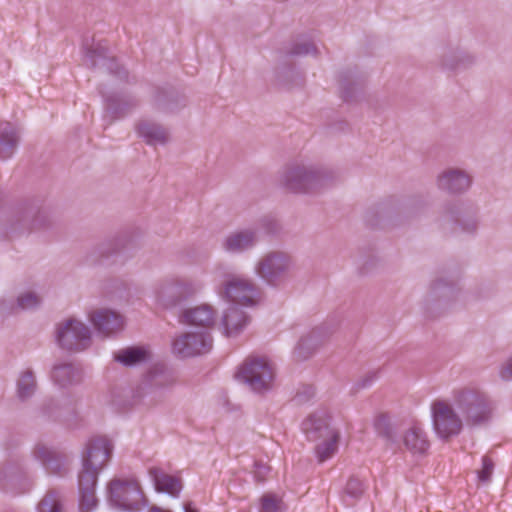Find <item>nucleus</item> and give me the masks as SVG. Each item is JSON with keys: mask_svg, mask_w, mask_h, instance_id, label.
<instances>
[{"mask_svg": "<svg viewBox=\"0 0 512 512\" xmlns=\"http://www.w3.org/2000/svg\"><path fill=\"white\" fill-rule=\"evenodd\" d=\"M476 56L462 48H446L440 56V66L444 70L459 72L476 64Z\"/></svg>", "mask_w": 512, "mask_h": 512, "instance_id": "19", "label": "nucleus"}, {"mask_svg": "<svg viewBox=\"0 0 512 512\" xmlns=\"http://www.w3.org/2000/svg\"><path fill=\"white\" fill-rule=\"evenodd\" d=\"M402 442L413 455H424L430 446L426 433L417 425L411 426L404 432Z\"/></svg>", "mask_w": 512, "mask_h": 512, "instance_id": "29", "label": "nucleus"}, {"mask_svg": "<svg viewBox=\"0 0 512 512\" xmlns=\"http://www.w3.org/2000/svg\"><path fill=\"white\" fill-rule=\"evenodd\" d=\"M280 508V500L274 495L267 494L261 499V512H277Z\"/></svg>", "mask_w": 512, "mask_h": 512, "instance_id": "43", "label": "nucleus"}, {"mask_svg": "<svg viewBox=\"0 0 512 512\" xmlns=\"http://www.w3.org/2000/svg\"><path fill=\"white\" fill-rule=\"evenodd\" d=\"M258 242L254 229H242L229 233L222 242L223 249L231 254H240L252 249Z\"/></svg>", "mask_w": 512, "mask_h": 512, "instance_id": "22", "label": "nucleus"}, {"mask_svg": "<svg viewBox=\"0 0 512 512\" xmlns=\"http://www.w3.org/2000/svg\"><path fill=\"white\" fill-rule=\"evenodd\" d=\"M112 247L111 243H104L100 245L97 250L101 257H108L110 255V248Z\"/></svg>", "mask_w": 512, "mask_h": 512, "instance_id": "50", "label": "nucleus"}, {"mask_svg": "<svg viewBox=\"0 0 512 512\" xmlns=\"http://www.w3.org/2000/svg\"><path fill=\"white\" fill-rule=\"evenodd\" d=\"M82 48L85 54L84 63L86 66L91 69H106L120 80L128 81V72L109 53L105 42L99 41L95 43L92 41L90 44L88 41H85Z\"/></svg>", "mask_w": 512, "mask_h": 512, "instance_id": "11", "label": "nucleus"}, {"mask_svg": "<svg viewBox=\"0 0 512 512\" xmlns=\"http://www.w3.org/2000/svg\"><path fill=\"white\" fill-rule=\"evenodd\" d=\"M36 389V381L31 371L24 372L17 383L18 397L25 401L30 398Z\"/></svg>", "mask_w": 512, "mask_h": 512, "instance_id": "38", "label": "nucleus"}, {"mask_svg": "<svg viewBox=\"0 0 512 512\" xmlns=\"http://www.w3.org/2000/svg\"><path fill=\"white\" fill-rule=\"evenodd\" d=\"M363 492L364 486L362 481L355 476H351L347 481L345 493L354 499H359Z\"/></svg>", "mask_w": 512, "mask_h": 512, "instance_id": "42", "label": "nucleus"}, {"mask_svg": "<svg viewBox=\"0 0 512 512\" xmlns=\"http://www.w3.org/2000/svg\"><path fill=\"white\" fill-rule=\"evenodd\" d=\"M20 133L17 127L10 122L0 123V159L11 158L19 144Z\"/></svg>", "mask_w": 512, "mask_h": 512, "instance_id": "28", "label": "nucleus"}, {"mask_svg": "<svg viewBox=\"0 0 512 512\" xmlns=\"http://www.w3.org/2000/svg\"><path fill=\"white\" fill-rule=\"evenodd\" d=\"M90 320L98 333L110 336L121 331L124 327L123 317L109 309H99L90 314Z\"/></svg>", "mask_w": 512, "mask_h": 512, "instance_id": "21", "label": "nucleus"}, {"mask_svg": "<svg viewBox=\"0 0 512 512\" xmlns=\"http://www.w3.org/2000/svg\"><path fill=\"white\" fill-rule=\"evenodd\" d=\"M260 225L268 234H275L279 230V225L274 219L264 218L261 220Z\"/></svg>", "mask_w": 512, "mask_h": 512, "instance_id": "47", "label": "nucleus"}, {"mask_svg": "<svg viewBox=\"0 0 512 512\" xmlns=\"http://www.w3.org/2000/svg\"><path fill=\"white\" fill-rule=\"evenodd\" d=\"M32 454L36 460L41 462L47 473L58 476H64L67 473V459L64 454L47 447L43 443H37Z\"/></svg>", "mask_w": 512, "mask_h": 512, "instance_id": "16", "label": "nucleus"}, {"mask_svg": "<svg viewBox=\"0 0 512 512\" xmlns=\"http://www.w3.org/2000/svg\"><path fill=\"white\" fill-rule=\"evenodd\" d=\"M113 451L112 442L106 437L92 438L82 457V468L78 474L80 512H91L98 505L95 490L100 471L106 466Z\"/></svg>", "mask_w": 512, "mask_h": 512, "instance_id": "1", "label": "nucleus"}, {"mask_svg": "<svg viewBox=\"0 0 512 512\" xmlns=\"http://www.w3.org/2000/svg\"><path fill=\"white\" fill-rule=\"evenodd\" d=\"M1 474H2L4 477H7V471H6V470L2 471V472H1Z\"/></svg>", "mask_w": 512, "mask_h": 512, "instance_id": "53", "label": "nucleus"}, {"mask_svg": "<svg viewBox=\"0 0 512 512\" xmlns=\"http://www.w3.org/2000/svg\"><path fill=\"white\" fill-rule=\"evenodd\" d=\"M431 412L434 430L440 438L448 439L462 431L464 420L449 403L434 401Z\"/></svg>", "mask_w": 512, "mask_h": 512, "instance_id": "12", "label": "nucleus"}, {"mask_svg": "<svg viewBox=\"0 0 512 512\" xmlns=\"http://www.w3.org/2000/svg\"><path fill=\"white\" fill-rule=\"evenodd\" d=\"M443 219L445 222L459 224L462 230L468 233L475 232L478 226L474 209L466 207L462 203L446 204L443 208Z\"/></svg>", "mask_w": 512, "mask_h": 512, "instance_id": "17", "label": "nucleus"}, {"mask_svg": "<svg viewBox=\"0 0 512 512\" xmlns=\"http://www.w3.org/2000/svg\"><path fill=\"white\" fill-rule=\"evenodd\" d=\"M150 474L154 480L157 491L168 493L174 497L179 496L182 485L178 478L168 475L157 468L151 469Z\"/></svg>", "mask_w": 512, "mask_h": 512, "instance_id": "33", "label": "nucleus"}, {"mask_svg": "<svg viewBox=\"0 0 512 512\" xmlns=\"http://www.w3.org/2000/svg\"><path fill=\"white\" fill-rule=\"evenodd\" d=\"M254 477L257 482H263L266 479L267 474L270 472L271 468L259 461L254 463Z\"/></svg>", "mask_w": 512, "mask_h": 512, "instance_id": "45", "label": "nucleus"}, {"mask_svg": "<svg viewBox=\"0 0 512 512\" xmlns=\"http://www.w3.org/2000/svg\"><path fill=\"white\" fill-rule=\"evenodd\" d=\"M471 184V175L465 170L458 168L447 169L437 178L439 189L451 194L463 193L469 189Z\"/></svg>", "mask_w": 512, "mask_h": 512, "instance_id": "18", "label": "nucleus"}, {"mask_svg": "<svg viewBox=\"0 0 512 512\" xmlns=\"http://www.w3.org/2000/svg\"><path fill=\"white\" fill-rule=\"evenodd\" d=\"M106 111L113 118H121L130 113L138 105V101L133 97H122L116 94L107 96Z\"/></svg>", "mask_w": 512, "mask_h": 512, "instance_id": "31", "label": "nucleus"}, {"mask_svg": "<svg viewBox=\"0 0 512 512\" xmlns=\"http://www.w3.org/2000/svg\"><path fill=\"white\" fill-rule=\"evenodd\" d=\"M317 53V47L313 42L308 40L296 41L287 52V54L291 56L316 55Z\"/></svg>", "mask_w": 512, "mask_h": 512, "instance_id": "40", "label": "nucleus"}, {"mask_svg": "<svg viewBox=\"0 0 512 512\" xmlns=\"http://www.w3.org/2000/svg\"><path fill=\"white\" fill-rule=\"evenodd\" d=\"M494 469L493 461L488 457L482 458V469L478 471V478L482 482H488Z\"/></svg>", "mask_w": 512, "mask_h": 512, "instance_id": "44", "label": "nucleus"}, {"mask_svg": "<svg viewBox=\"0 0 512 512\" xmlns=\"http://www.w3.org/2000/svg\"><path fill=\"white\" fill-rule=\"evenodd\" d=\"M51 377L55 384L66 388L78 384L82 380L81 369L72 363H62L55 365Z\"/></svg>", "mask_w": 512, "mask_h": 512, "instance_id": "30", "label": "nucleus"}, {"mask_svg": "<svg viewBox=\"0 0 512 512\" xmlns=\"http://www.w3.org/2000/svg\"><path fill=\"white\" fill-rule=\"evenodd\" d=\"M136 128L139 136L149 145H164L169 141L168 129L157 122L141 120Z\"/></svg>", "mask_w": 512, "mask_h": 512, "instance_id": "27", "label": "nucleus"}, {"mask_svg": "<svg viewBox=\"0 0 512 512\" xmlns=\"http://www.w3.org/2000/svg\"><path fill=\"white\" fill-rule=\"evenodd\" d=\"M51 226L49 213L33 205L0 209V237L14 239Z\"/></svg>", "mask_w": 512, "mask_h": 512, "instance_id": "2", "label": "nucleus"}, {"mask_svg": "<svg viewBox=\"0 0 512 512\" xmlns=\"http://www.w3.org/2000/svg\"><path fill=\"white\" fill-rule=\"evenodd\" d=\"M211 347L212 337L207 331L184 333L173 342V352L181 358L207 353Z\"/></svg>", "mask_w": 512, "mask_h": 512, "instance_id": "15", "label": "nucleus"}, {"mask_svg": "<svg viewBox=\"0 0 512 512\" xmlns=\"http://www.w3.org/2000/svg\"><path fill=\"white\" fill-rule=\"evenodd\" d=\"M55 334L58 345L71 352L84 351L92 343L89 327L76 318H68L60 322Z\"/></svg>", "mask_w": 512, "mask_h": 512, "instance_id": "10", "label": "nucleus"}, {"mask_svg": "<svg viewBox=\"0 0 512 512\" xmlns=\"http://www.w3.org/2000/svg\"><path fill=\"white\" fill-rule=\"evenodd\" d=\"M259 287L250 280L240 277L230 279L224 289L223 296L233 305L254 306L260 299Z\"/></svg>", "mask_w": 512, "mask_h": 512, "instance_id": "14", "label": "nucleus"}, {"mask_svg": "<svg viewBox=\"0 0 512 512\" xmlns=\"http://www.w3.org/2000/svg\"><path fill=\"white\" fill-rule=\"evenodd\" d=\"M41 299L33 292H25L17 298V308L27 310L40 305Z\"/></svg>", "mask_w": 512, "mask_h": 512, "instance_id": "41", "label": "nucleus"}, {"mask_svg": "<svg viewBox=\"0 0 512 512\" xmlns=\"http://www.w3.org/2000/svg\"><path fill=\"white\" fill-rule=\"evenodd\" d=\"M39 512H63L62 496L56 489L47 491L38 504Z\"/></svg>", "mask_w": 512, "mask_h": 512, "instance_id": "36", "label": "nucleus"}, {"mask_svg": "<svg viewBox=\"0 0 512 512\" xmlns=\"http://www.w3.org/2000/svg\"><path fill=\"white\" fill-rule=\"evenodd\" d=\"M453 401L468 426H485L493 419L496 409L495 401L480 388L456 389L453 391Z\"/></svg>", "mask_w": 512, "mask_h": 512, "instance_id": "3", "label": "nucleus"}, {"mask_svg": "<svg viewBox=\"0 0 512 512\" xmlns=\"http://www.w3.org/2000/svg\"><path fill=\"white\" fill-rule=\"evenodd\" d=\"M250 317L237 305L231 304L224 312L221 324L227 337L238 336L249 324Z\"/></svg>", "mask_w": 512, "mask_h": 512, "instance_id": "26", "label": "nucleus"}, {"mask_svg": "<svg viewBox=\"0 0 512 512\" xmlns=\"http://www.w3.org/2000/svg\"><path fill=\"white\" fill-rule=\"evenodd\" d=\"M330 332L326 327H316L301 337L293 351L296 361H305L320 347Z\"/></svg>", "mask_w": 512, "mask_h": 512, "instance_id": "20", "label": "nucleus"}, {"mask_svg": "<svg viewBox=\"0 0 512 512\" xmlns=\"http://www.w3.org/2000/svg\"><path fill=\"white\" fill-rule=\"evenodd\" d=\"M184 511L185 512H198L195 508L192 507L191 502H187L184 504Z\"/></svg>", "mask_w": 512, "mask_h": 512, "instance_id": "51", "label": "nucleus"}, {"mask_svg": "<svg viewBox=\"0 0 512 512\" xmlns=\"http://www.w3.org/2000/svg\"><path fill=\"white\" fill-rule=\"evenodd\" d=\"M339 87L344 101L353 100L362 90L363 81L352 70H345L339 74Z\"/></svg>", "mask_w": 512, "mask_h": 512, "instance_id": "32", "label": "nucleus"}, {"mask_svg": "<svg viewBox=\"0 0 512 512\" xmlns=\"http://www.w3.org/2000/svg\"><path fill=\"white\" fill-rule=\"evenodd\" d=\"M294 267L293 257L284 251H270L255 265V272L267 285L280 286Z\"/></svg>", "mask_w": 512, "mask_h": 512, "instance_id": "8", "label": "nucleus"}, {"mask_svg": "<svg viewBox=\"0 0 512 512\" xmlns=\"http://www.w3.org/2000/svg\"><path fill=\"white\" fill-rule=\"evenodd\" d=\"M202 287L200 282L190 279L166 277L155 283L153 295L159 307L173 309L195 296Z\"/></svg>", "mask_w": 512, "mask_h": 512, "instance_id": "6", "label": "nucleus"}, {"mask_svg": "<svg viewBox=\"0 0 512 512\" xmlns=\"http://www.w3.org/2000/svg\"><path fill=\"white\" fill-rule=\"evenodd\" d=\"M149 512H171L170 510H164L158 506H152Z\"/></svg>", "mask_w": 512, "mask_h": 512, "instance_id": "52", "label": "nucleus"}, {"mask_svg": "<svg viewBox=\"0 0 512 512\" xmlns=\"http://www.w3.org/2000/svg\"><path fill=\"white\" fill-rule=\"evenodd\" d=\"M109 504L121 511L138 512L147 506L139 482L134 478H114L107 486Z\"/></svg>", "mask_w": 512, "mask_h": 512, "instance_id": "7", "label": "nucleus"}, {"mask_svg": "<svg viewBox=\"0 0 512 512\" xmlns=\"http://www.w3.org/2000/svg\"><path fill=\"white\" fill-rule=\"evenodd\" d=\"M500 376L505 381L512 380V356L502 365Z\"/></svg>", "mask_w": 512, "mask_h": 512, "instance_id": "48", "label": "nucleus"}, {"mask_svg": "<svg viewBox=\"0 0 512 512\" xmlns=\"http://www.w3.org/2000/svg\"><path fill=\"white\" fill-rule=\"evenodd\" d=\"M153 101L156 109L165 113H174L186 105L185 97L172 87H157Z\"/></svg>", "mask_w": 512, "mask_h": 512, "instance_id": "25", "label": "nucleus"}, {"mask_svg": "<svg viewBox=\"0 0 512 512\" xmlns=\"http://www.w3.org/2000/svg\"><path fill=\"white\" fill-rule=\"evenodd\" d=\"M179 322L190 326L209 329L215 323V310L208 304L191 307L181 312Z\"/></svg>", "mask_w": 512, "mask_h": 512, "instance_id": "23", "label": "nucleus"}, {"mask_svg": "<svg viewBox=\"0 0 512 512\" xmlns=\"http://www.w3.org/2000/svg\"><path fill=\"white\" fill-rule=\"evenodd\" d=\"M274 368L266 358H248L238 373L237 379L247 384L256 393H265L272 388L274 381Z\"/></svg>", "mask_w": 512, "mask_h": 512, "instance_id": "9", "label": "nucleus"}, {"mask_svg": "<svg viewBox=\"0 0 512 512\" xmlns=\"http://www.w3.org/2000/svg\"><path fill=\"white\" fill-rule=\"evenodd\" d=\"M378 377V372L371 371L366 374L363 378L356 382V389H363L370 386Z\"/></svg>", "mask_w": 512, "mask_h": 512, "instance_id": "46", "label": "nucleus"}, {"mask_svg": "<svg viewBox=\"0 0 512 512\" xmlns=\"http://www.w3.org/2000/svg\"><path fill=\"white\" fill-rule=\"evenodd\" d=\"M176 382V376L172 369L165 364L157 363L147 372L144 380V388L149 391L164 390L172 387Z\"/></svg>", "mask_w": 512, "mask_h": 512, "instance_id": "24", "label": "nucleus"}, {"mask_svg": "<svg viewBox=\"0 0 512 512\" xmlns=\"http://www.w3.org/2000/svg\"><path fill=\"white\" fill-rule=\"evenodd\" d=\"M428 207V201L422 196L407 199L400 207V214L405 218H414L422 215Z\"/></svg>", "mask_w": 512, "mask_h": 512, "instance_id": "35", "label": "nucleus"}, {"mask_svg": "<svg viewBox=\"0 0 512 512\" xmlns=\"http://www.w3.org/2000/svg\"><path fill=\"white\" fill-rule=\"evenodd\" d=\"M146 354V350L141 347H128L120 350L115 355V360L126 366H131L144 361Z\"/></svg>", "mask_w": 512, "mask_h": 512, "instance_id": "37", "label": "nucleus"}, {"mask_svg": "<svg viewBox=\"0 0 512 512\" xmlns=\"http://www.w3.org/2000/svg\"><path fill=\"white\" fill-rule=\"evenodd\" d=\"M40 414L48 420L63 422L68 426H75L78 422L76 400L68 395L46 399L40 407Z\"/></svg>", "mask_w": 512, "mask_h": 512, "instance_id": "13", "label": "nucleus"}, {"mask_svg": "<svg viewBox=\"0 0 512 512\" xmlns=\"http://www.w3.org/2000/svg\"><path fill=\"white\" fill-rule=\"evenodd\" d=\"M302 430L309 441H319L315 448L320 463L331 458L337 451L339 433L331 428L330 416L326 412H315L302 423Z\"/></svg>", "mask_w": 512, "mask_h": 512, "instance_id": "5", "label": "nucleus"}, {"mask_svg": "<svg viewBox=\"0 0 512 512\" xmlns=\"http://www.w3.org/2000/svg\"><path fill=\"white\" fill-rule=\"evenodd\" d=\"M333 179L330 170L304 163H291L284 167L279 183L293 193H316L326 187Z\"/></svg>", "mask_w": 512, "mask_h": 512, "instance_id": "4", "label": "nucleus"}, {"mask_svg": "<svg viewBox=\"0 0 512 512\" xmlns=\"http://www.w3.org/2000/svg\"><path fill=\"white\" fill-rule=\"evenodd\" d=\"M314 396V389L312 387H305L303 391H298L295 400L298 403H303Z\"/></svg>", "mask_w": 512, "mask_h": 512, "instance_id": "49", "label": "nucleus"}, {"mask_svg": "<svg viewBox=\"0 0 512 512\" xmlns=\"http://www.w3.org/2000/svg\"><path fill=\"white\" fill-rule=\"evenodd\" d=\"M459 289L457 283L446 278H437L431 283L430 292L434 299L451 300L456 297Z\"/></svg>", "mask_w": 512, "mask_h": 512, "instance_id": "34", "label": "nucleus"}, {"mask_svg": "<svg viewBox=\"0 0 512 512\" xmlns=\"http://www.w3.org/2000/svg\"><path fill=\"white\" fill-rule=\"evenodd\" d=\"M374 427L378 435L391 443L396 442V432L386 414H379L374 421Z\"/></svg>", "mask_w": 512, "mask_h": 512, "instance_id": "39", "label": "nucleus"}]
</instances>
